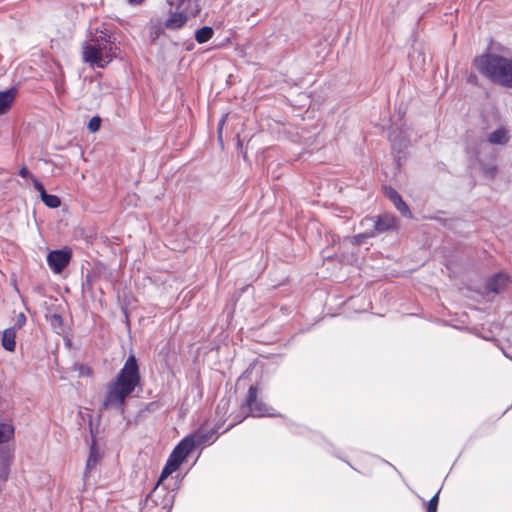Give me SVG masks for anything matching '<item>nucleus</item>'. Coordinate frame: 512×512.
<instances>
[{"mask_svg":"<svg viewBox=\"0 0 512 512\" xmlns=\"http://www.w3.org/2000/svg\"><path fill=\"white\" fill-rule=\"evenodd\" d=\"M31 181H32V183L34 185V188L42 196L46 192V190H45L44 186L42 185V183H40L35 176H31Z\"/></svg>","mask_w":512,"mask_h":512,"instance_id":"a878e982","label":"nucleus"},{"mask_svg":"<svg viewBox=\"0 0 512 512\" xmlns=\"http://www.w3.org/2000/svg\"><path fill=\"white\" fill-rule=\"evenodd\" d=\"M193 441L188 437H185L179 442L170 454L159 478V481H163L173 472H175L186 457L193 451Z\"/></svg>","mask_w":512,"mask_h":512,"instance_id":"423d86ee","label":"nucleus"},{"mask_svg":"<svg viewBox=\"0 0 512 512\" xmlns=\"http://www.w3.org/2000/svg\"><path fill=\"white\" fill-rule=\"evenodd\" d=\"M12 451L8 448L0 449V466H10L12 461Z\"/></svg>","mask_w":512,"mask_h":512,"instance_id":"aec40b11","label":"nucleus"},{"mask_svg":"<svg viewBox=\"0 0 512 512\" xmlns=\"http://www.w3.org/2000/svg\"><path fill=\"white\" fill-rule=\"evenodd\" d=\"M177 1L179 2V4H181V3H183V2H184V0H177Z\"/></svg>","mask_w":512,"mask_h":512,"instance_id":"c9c22d12","label":"nucleus"},{"mask_svg":"<svg viewBox=\"0 0 512 512\" xmlns=\"http://www.w3.org/2000/svg\"><path fill=\"white\" fill-rule=\"evenodd\" d=\"M390 140L392 142L393 147L396 148L398 146V144H397V139H396V136L394 135V133L390 134Z\"/></svg>","mask_w":512,"mask_h":512,"instance_id":"7c9ffc66","label":"nucleus"},{"mask_svg":"<svg viewBox=\"0 0 512 512\" xmlns=\"http://www.w3.org/2000/svg\"><path fill=\"white\" fill-rule=\"evenodd\" d=\"M144 0H129V3L130 4H133V5H139L143 2Z\"/></svg>","mask_w":512,"mask_h":512,"instance_id":"2f4dec72","label":"nucleus"},{"mask_svg":"<svg viewBox=\"0 0 512 512\" xmlns=\"http://www.w3.org/2000/svg\"><path fill=\"white\" fill-rule=\"evenodd\" d=\"M160 482L149 494L147 505L150 509L169 512L175 500V493L160 486Z\"/></svg>","mask_w":512,"mask_h":512,"instance_id":"0eeeda50","label":"nucleus"},{"mask_svg":"<svg viewBox=\"0 0 512 512\" xmlns=\"http://www.w3.org/2000/svg\"><path fill=\"white\" fill-rule=\"evenodd\" d=\"M19 175L23 178H29L31 180V176H34L30 173V171L26 167H22L19 171Z\"/></svg>","mask_w":512,"mask_h":512,"instance_id":"c85d7f7f","label":"nucleus"},{"mask_svg":"<svg viewBox=\"0 0 512 512\" xmlns=\"http://www.w3.org/2000/svg\"><path fill=\"white\" fill-rule=\"evenodd\" d=\"M226 117H227L226 115H225V116H223V117L220 119L219 123H218V139H219V142H220L221 144L223 143V142H222V128H223V125H224V123H225V121H226Z\"/></svg>","mask_w":512,"mask_h":512,"instance_id":"cd10ccee","label":"nucleus"},{"mask_svg":"<svg viewBox=\"0 0 512 512\" xmlns=\"http://www.w3.org/2000/svg\"><path fill=\"white\" fill-rule=\"evenodd\" d=\"M504 355H505V357H507V358L512 360V357L510 355H508L506 352H504Z\"/></svg>","mask_w":512,"mask_h":512,"instance_id":"f704fd0d","label":"nucleus"},{"mask_svg":"<svg viewBox=\"0 0 512 512\" xmlns=\"http://www.w3.org/2000/svg\"><path fill=\"white\" fill-rule=\"evenodd\" d=\"M439 492H437L427 503V511L426 512H436L439 501Z\"/></svg>","mask_w":512,"mask_h":512,"instance_id":"5701e85b","label":"nucleus"},{"mask_svg":"<svg viewBox=\"0 0 512 512\" xmlns=\"http://www.w3.org/2000/svg\"><path fill=\"white\" fill-rule=\"evenodd\" d=\"M113 33L104 23L90 24L82 43V60L91 67L105 68L119 54Z\"/></svg>","mask_w":512,"mask_h":512,"instance_id":"f257e3e1","label":"nucleus"},{"mask_svg":"<svg viewBox=\"0 0 512 512\" xmlns=\"http://www.w3.org/2000/svg\"><path fill=\"white\" fill-rule=\"evenodd\" d=\"M214 31L210 26H203L195 33V39L199 44L209 41L213 37Z\"/></svg>","mask_w":512,"mask_h":512,"instance_id":"a211bd4d","label":"nucleus"},{"mask_svg":"<svg viewBox=\"0 0 512 512\" xmlns=\"http://www.w3.org/2000/svg\"><path fill=\"white\" fill-rule=\"evenodd\" d=\"M54 318H55L56 320H61V317H60L59 315H54Z\"/></svg>","mask_w":512,"mask_h":512,"instance_id":"72a5a7b5","label":"nucleus"},{"mask_svg":"<svg viewBox=\"0 0 512 512\" xmlns=\"http://www.w3.org/2000/svg\"><path fill=\"white\" fill-rule=\"evenodd\" d=\"M187 437L193 441L194 448L202 445L212 444L216 439L215 431L213 430H198L194 434Z\"/></svg>","mask_w":512,"mask_h":512,"instance_id":"9d476101","label":"nucleus"},{"mask_svg":"<svg viewBox=\"0 0 512 512\" xmlns=\"http://www.w3.org/2000/svg\"><path fill=\"white\" fill-rule=\"evenodd\" d=\"M101 119L98 116L92 117L88 122V129L94 133L100 129Z\"/></svg>","mask_w":512,"mask_h":512,"instance_id":"4be33fe9","label":"nucleus"},{"mask_svg":"<svg viewBox=\"0 0 512 512\" xmlns=\"http://www.w3.org/2000/svg\"><path fill=\"white\" fill-rule=\"evenodd\" d=\"M362 225L372 227L370 231L359 234V238L373 237L377 233H383L396 227V219L391 215H383L379 217H368L362 220Z\"/></svg>","mask_w":512,"mask_h":512,"instance_id":"6e6552de","label":"nucleus"},{"mask_svg":"<svg viewBox=\"0 0 512 512\" xmlns=\"http://www.w3.org/2000/svg\"><path fill=\"white\" fill-rule=\"evenodd\" d=\"M508 283V278L504 274H497L490 278L486 284V289L492 293H500Z\"/></svg>","mask_w":512,"mask_h":512,"instance_id":"f8f14e48","label":"nucleus"},{"mask_svg":"<svg viewBox=\"0 0 512 512\" xmlns=\"http://www.w3.org/2000/svg\"><path fill=\"white\" fill-rule=\"evenodd\" d=\"M240 416L236 417L234 422L228 427L230 429L235 424L242 422L248 416L251 417H276L275 410L258 399V389L251 386L248 390L245 402L241 406Z\"/></svg>","mask_w":512,"mask_h":512,"instance_id":"20e7f679","label":"nucleus"},{"mask_svg":"<svg viewBox=\"0 0 512 512\" xmlns=\"http://www.w3.org/2000/svg\"><path fill=\"white\" fill-rule=\"evenodd\" d=\"M394 206L402 215H404L406 217H410L411 216V212L409 210V207L402 200V198L400 200H398V202Z\"/></svg>","mask_w":512,"mask_h":512,"instance_id":"412c9836","label":"nucleus"},{"mask_svg":"<svg viewBox=\"0 0 512 512\" xmlns=\"http://www.w3.org/2000/svg\"><path fill=\"white\" fill-rule=\"evenodd\" d=\"M16 92L15 88L0 92V115L5 114L11 108Z\"/></svg>","mask_w":512,"mask_h":512,"instance_id":"ddd939ff","label":"nucleus"},{"mask_svg":"<svg viewBox=\"0 0 512 512\" xmlns=\"http://www.w3.org/2000/svg\"><path fill=\"white\" fill-rule=\"evenodd\" d=\"M407 145V141L405 139L401 140L400 143H399V148L401 147H406Z\"/></svg>","mask_w":512,"mask_h":512,"instance_id":"473e14b6","label":"nucleus"},{"mask_svg":"<svg viewBox=\"0 0 512 512\" xmlns=\"http://www.w3.org/2000/svg\"><path fill=\"white\" fill-rule=\"evenodd\" d=\"M10 473V466H0V481L5 482Z\"/></svg>","mask_w":512,"mask_h":512,"instance_id":"bb28decb","label":"nucleus"},{"mask_svg":"<svg viewBox=\"0 0 512 512\" xmlns=\"http://www.w3.org/2000/svg\"><path fill=\"white\" fill-rule=\"evenodd\" d=\"M99 460H100V453L96 447L95 441H93L92 445L90 447L87 461H86V469H85L84 476H83L84 482L87 481L92 470L96 468L97 464L99 463Z\"/></svg>","mask_w":512,"mask_h":512,"instance_id":"9b49d317","label":"nucleus"},{"mask_svg":"<svg viewBox=\"0 0 512 512\" xmlns=\"http://www.w3.org/2000/svg\"><path fill=\"white\" fill-rule=\"evenodd\" d=\"M228 405H229V400H227V399H222V400L219 402L218 406H217V413H218V412H219V410H221V409H223V410L227 409V408H228Z\"/></svg>","mask_w":512,"mask_h":512,"instance_id":"c756f323","label":"nucleus"},{"mask_svg":"<svg viewBox=\"0 0 512 512\" xmlns=\"http://www.w3.org/2000/svg\"><path fill=\"white\" fill-rule=\"evenodd\" d=\"M385 194L393 202L394 205L398 202V200L401 199L399 193L393 188H385Z\"/></svg>","mask_w":512,"mask_h":512,"instance_id":"b1692460","label":"nucleus"},{"mask_svg":"<svg viewBox=\"0 0 512 512\" xmlns=\"http://www.w3.org/2000/svg\"><path fill=\"white\" fill-rule=\"evenodd\" d=\"M488 141L494 145H504L508 143V131L504 128H499L489 134Z\"/></svg>","mask_w":512,"mask_h":512,"instance_id":"f3484780","label":"nucleus"},{"mask_svg":"<svg viewBox=\"0 0 512 512\" xmlns=\"http://www.w3.org/2000/svg\"><path fill=\"white\" fill-rule=\"evenodd\" d=\"M15 427L12 421H0V446L14 438Z\"/></svg>","mask_w":512,"mask_h":512,"instance_id":"4468645a","label":"nucleus"},{"mask_svg":"<svg viewBox=\"0 0 512 512\" xmlns=\"http://www.w3.org/2000/svg\"><path fill=\"white\" fill-rule=\"evenodd\" d=\"M187 22V16L183 13H174L166 21L165 27L167 29H179Z\"/></svg>","mask_w":512,"mask_h":512,"instance_id":"dca6fc26","label":"nucleus"},{"mask_svg":"<svg viewBox=\"0 0 512 512\" xmlns=\"http://www.w3.org/2000/svg\"><path fill=\"white\" fill-rule=\"evenodd\" d=\"M140 383L139 366L135 356L130 355L116 378L107 385L103 401V409H120L126 398L135 390Z\"/></svg>","mask_w":512,"mask_h":512,"instance_id":"f03ea898","label":"nucleus"},{"mask_svg":"<svg viewBox=\"0 0 512 512\" xmlns=\"http://www.w3.org/2000/svg\"><path fill=\"white\" fill-rule=\"evenodd\" d=\"M41 199L49 208H57L61 204L60 198L58 196L48 194L47 192L41 196Z\"/></svg>","mask_w":512,"mask_h":512,"instance_id":"6ab92c4d","label":"nucleus"},{"mask_svg":"<svg viewBox=\"0 0 512 512\" xmlns=\"http://www.w3.org/2000/svg\"><path fill=\"white\" fill-rule=\"evenodd\" d=\"M16 330L15 327L7 328L2 334V346L9 352L15 351L16 348Z\"/></svg>","mask_w":512,"mask_h":512,"instance_id":"2eb2a0df","label":"nucleus"},{"mask_svg":"<svg viewBox=\"0 0 512 512\" xmlns=\"http://www.w3.org/2000/svg\"><path fill=\"white\" fill-rule=\"evenodd\" d=\"M478 71L491 82L512 88V59L495 53H487L474 61Z\"/></svg>","mask_w":512,"mask_h":512,"instance_id":"7ed1b4c3","label":"nucleus"},{"mask_svg":"<svg viewBox=\"0 0 512 512\" xmlns=\"http://www.w3.org/2000/svg\"><path fill=\"white\" fill-rule=\"evenodd\" d=\"M25 324H26V316L24 315V313H19L16 317V322L14 325L15 330L22 328Z\"/></svg>","mask_w":512,"mask_h":512,"instance_id":"393cba45","label":"nucleus"},{"mask_svg":"<svg viewBox=\"0 0 512 512\" xmlns=\"http://www.w3.org/2000/svg\"><path fill=\"white\" fill-rule=\"evenodd\" d=\"M193 441L188 437H185L179 442L170 454L159 478V481H163L173 472H175L186 457L193 451Z\"/></svg>","mask_w":512,"mask_h":512,"instance_id":"39448f33","label":"nucleus"},{"mask_svg":"<svg viewBox=\"0 0 512 512\" xmlns=\"http://www.w3.org/2000/svg\"><path fill=\"white\" fill-rule=\"evenodd\" d=\"M71 260V252L67 249L53 250L47 255V263L50 269L58 274L64 270Z\"/></svg>","mask_w":512,"mask_h":512,"instance_id":"1a4fd4ad","label":"nucleus"}]
</instances>
